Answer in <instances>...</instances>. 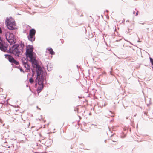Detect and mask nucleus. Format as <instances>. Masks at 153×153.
<instances>
[{
    "label": "nucleus",
    "instance_id": "obj_12",
    "mask_svg": "<svg viewBox=\"0 0 153 153\" xmlns=\"http://www.w3.org/2000/svg\"><path fill=\"white\" fill-rule=\"evenodd\" d=\"M19 46V49H21L22 51L23 52V48L24 47V43L21 42L19 45H18Z\"/></svg>",
    "mask_w": 153,
    "mask_h": 153
},
{
    "label": "nucleus",
    "instance_id": "obj_15",
    "mask_svg": "<svg viewBox=\"0 0 153 153\" xmlns=\"http://www.w3.org/2000/svg\"><path fill=\"white\" fill-rule=\"evenodd\" d=\"M14 63L15 65H16L17 66H18L19 65V63L17 61L15 60L14 61H13V63Z\"/></svg>",
    "mask_w": 153,
    "mask_h": 153
},
{
    "label": "nucleus",
    "instance_id": "obj_10",
    "mask_svg": "<svg viewBox=\"0 0 153 153\" xmlns=\"http://www.w3.org/2000/svg\"><path fill=\"white\" fill-rule=\"evenodd\" d=\"M28 57H27L26 58H25L24 57L22 58L21 59V62L23 64V65L26 63H27L28 62V59L27 58Z\"/></svg>",
    "mask_w": 153,
    "mask_h": 153
},
{
    "label": "nucleus",
    "instance_id": "obj_20",
    "mask_svg": "<svg viewBox=\"0 0 153 153\" xmlns=\"http://www.w3.org/2000/svg\"><path fill=\"white\" fill-rule=\"evenodd\" d=\"M32 72L33 73V75L34 74V71H33V69H32Z\"/></svg>",
    "mask_w": 153,
    "mask_h": 153
},
{
    "label": "nucleus",
    "instance_id": "obj_5",
    "mask_svg": "<svg viewBox=\"0 0 153 153\" xmlns=\"http://www.w3.org/2000/svg\"><path fill=\"white\" fill-rule=\"evenodd\" d=\"M6 25L8 28L11 30H13L15 28L16 25L15 22L14 21H11L7 18L6 20Z\"/></svg>",
    "mask_w": 153,
    "mask_h": 153
},
{
    "label": "nucleus",
    "instance_id": "obj_6",
    "mask_svg": "<svg viewBox=\"0 0 153 153\" xmlns=\"http://www.w3.org/2000/svg\"><path fill=\"white\" fill-rule=\"evenodd\" d=\"M8 46V45L7 43L3 41L1 39L0 40V50L3 52H6Z\"/></svg>",
    "mask_w": 153,
    "mask_h": 153
},
{
    "label": "nucleus",
    "instance_id": "obj_25",
    "mask_svg": "<svg viewBox=\"0 0 153 153\" xmlns=\"http://www.w3.org/2000/svg\"><path fill=\"white\" fill-rule=\"evenodd\" d=\"M111 117H114V116L113 115H111Z\"/></svg>",
    "mask_w": 153,
    "mask_h": 153
},
{
    "label": "nucleus",
    "instance_id": "obj_28",
    "mask_svg": "<svg viewBox=\"0 0 153 153\" xmlns=\"http://www.w3.org/2000/svg\"><path fill=\"white\" fill-rule=\"evenodd\" d=\"M109 112H110V113H111V111H109Z\"/></svg>",
    "mask_w": 153,
    "mask_h": 153
},
{
    "label": "nucleus",
    "instance_id": "obj_1",
    "mask_svg": "<svg viewBox=\"0 0 153 153\" xmlns=\"http://www.w3.org/2000/svg\"><path fill=\"white\" fill-rule=\"evenodd\" d=\"M28 57L29 58V61L31 62L33 67L36 68L37 76H39L45 74V73L42 70L41 67L38 64L36 60V55Z\"/></svg>",
    "mask_w": 153,
    "mask_h": 153
},
{
    "label": "nucleus",
    "instance_id": "obj_7",
    "mask_svg": "<svg viewBox=\"0 0 153 153\" xmlns=\"http://www.w3.org/2000/svg\"><path fill=\"white\" fill-rule=\"evenodd\" d=\"M33 48L32 46H31L26 49V55L27 57L36 55L33 52Z\"/></svg>",
    "mask_w": 153,
    "mask_h": 153
},
{
    "label": "nucleus",
    "instance_id": "obj_26",
    "mask_svg": "<svg viewBox=\"0 0 153 153\" xmlns=\"http://www.w3.org/2000/svg\"><path fill=\"white\" fill-rule=\"evenodd\" d=\"M126 119H127L128 118V117H126Z\"/></svg>",
    "mask_w": 153,
    "mask_h": 153
},
{
    "label": "nucleus",
    "instance_id": "obj_19",
    "mask_svg": "<svg viewBox=\"0 0 153 153\" xmlns=\"http://www.w3.org/2000/svg\"><path fill=\"white\" fill-rule=\"evenodd\" d=\"M2 31L1 29V28L0 27V34L1 33H2ZM1 37H0V40H1Z\"/></svg>",
    "mask_w": 153,
    "mask_h": 153
},
{
    "label": "nucleus",
    "instance_id": "obj_17",
    "mask_svg": "<svg viewBox=\"0 0 153 153\" xmlns=\"http://www.w3.org/2000/svg\"><path fill=\"white\" fill-rule=\"evenodd\" d=\"M150 60L152 65H153V59H152L151 58H150Z\"/></svg>",
    "mask_w": 153,
    "mask_h": 153
},
{
    "label": "nucleus",
    "instance_id": "obj_11",
    "mask_svg": "<svg viewBox=\"0 0 153 153\" xmlns=\"http://www.w3.org/2000/svg\"><path fill=\"white\" fill-rule=\"evenodd\" d=\"M35 33L36 31L34 29H32L30 31L29 35L35 36Z\"/></svg>",
    "mask_w": 153,
    "mask_h": 153
},
{
    "label": "nucleus",
    "instance_id": "obj_23",
    "mask_svg": "<svg viewBox=\"0 0 153 153\" xmlns=\"http://www.w3.org/2000/svg\"><path fill=\"white\" fill-rule=\"evenodd\" d=\"M20 70L21 71H22L23 72H24V71L22 69H20Z\"/></svg>",
    "mask_w": 153,
    "mask_h": 153
},
{
    "label": "nucleus",
    "instance_id": "obj_22",
    "mask_svg": "<svg viewBox=\"0 0 153 153\" xmlns=\"http://www.w3.org/2000/svg\"><path fill=\"white\" fill-rule=\"evenodd\" d=\"M135 13V11H134L133 12V14H134Z\"/></svg>",
    "mask_w": 153,
    "mask_h": 153
},
{
    "label": "nucleus",
    "instance_id": "obj_21",
    "mask_svg": "<svg viewBox=\"0 0 153 153\" xmlns=\"http://www.w3.org/2000/svg\"><path fill=\"white\" fill-rule=\"evenodd\" d=\"M138 11L136 12V16H137L138 15Z\"/></svg>",
    "mask_w": 153,
    "mask_h": 153
},
{
    "label": "nucleus",
    "instance_id": "obj_2",
    "mask_svg": "<svg viewBox=\"0 0 153 153\" xmlns=\"http://www.w3.org/2000/svg\"><path fill=\"white\" fill-rule=\"evenodd\" d=\"M45 74H43L39 76H37V77L35 80V81L36 83L35 84V86H37V83L39 85L37 88V91L39 93L40 92L43 88V81L45 79Z\"/></svg>",
    "mask_w": 153,
    "mask_h": 153
},
{
    "label": "nucleus",
    "instance_id": "obj_29",
    "mask_svg": "<svg viewBox=\"0 0 153 153\" xmlns=\"http://www.w3.org/2000/svg\"><path fill=\"white\" fill-rule=\"evenodd\" d=\"M79 98H80V97L79 96L78 97Z\"/></svg>",
    "mask_w": 153,
    "mask_h": 153
},
{
    "label": "nucleus",
    "instance_id": "obj_16",
    "mask_svg": "<svg viewBox=\"0 0 153 153\" xmlns=\"http://www.w3.org/2000/svg\"><path fill=\"white\" fill-rule=\"evenodd\" d=\"M29 82L31 83H33L34 82V80L32 78H31L29 79Z\"/></svg>",
    "mask_w": 153,
    "mask_h": 153
},
{
    "label": "nucleus",
    "instance_id": "obj_3",
    "mask_svg": "<svg viewBox=\"0 0 153 153\" xmlns=\"http://www.w3.org/2000/svg\"><path fill=\"white\" fill-rule=\"evenodd\" d=\"M19 48L18 44H15L11 48H10L9 49L7 50V52L9 51L10 53H13L15 56L19 57L20 53L22 52L21 49H19Z\"/></svg>",
    "mask_w": 153,
    "mask_h": 153
},
{
    "label": "nucleus",
    "instance_id": "obj_18",
    "mask_svg": "<svg viewBox=\"0 0 153 153\" xmlns=\"http://www.w3.org/2000/svg\"><path fill=\"white\" fill-rule=\"evenodd\" d=\"M47 69H48V71H50L51 70V68H48V65L47 66Z\"/></svg>",
    "mask_w": 153,
    "mask_h": 153
},
{
    "label": "nucleus",
    "instance_id": "obj_13",
    "mask_svg": "<svg viewBox=\"0 0 153 153\" xmlns=\"http://www.w3.org/2000/svg\"><path fill=\"white\" fill-rule=\"evenodd\" d=\"M47 50L49 52V53L51 55H54L55 53V52L53 51V49L50 48H47Z\"/></svg>",
    "mask_w": 153,
    "mask_h": 153
},
{
    "label": "nucleus",
    "instance_id": "obj_9",
    "mask_svg": "<svg viewBox=\"0 0 153 153\" xmlns=\"http://www.w3.org/2000/svg\"><path fill=\"white\" fill-rule=\"evenodd\" d=\"M27 38L28 39L32 42H33L35 40V37L34 36L31 35L29 34L27 36Z\"/></svg>",
    "mask_w": 153,
    "mask_h": 153
},
{
    "label": "nucleus",
    "instance_id": "obj_14",
    "mask_svg": "<svg viewBox=\"0 0 153 153\" xmlns=\"http://www.w3.org/2000/svg\"><path fill=\"white\" fill-rule=\"evenodd\" d=\"M24 67L26 68L27 70H30V67L27 63H26L23 65Z\"/></svg>",
    "mask_w": 153,
    "mask_h": 153
},
{
    "label": "nucleus",
    "instance_id": "obj_4",
    "mask_svg": "<svg viewBox=\"0 0 153 153\" xmlns=\"http://www.w3.org/2000/svg\"><path fill=\"white\" fill-rule=\"evenodd\" d=\"M5 36L6 40L10 45H13L16 42L15 37L13 33L7 32L5 34Z\"/></svg>",
    "mask_w": 153,
    "mask_h": 153
},
{
    "label": "nucleus",
    "instance_id": "obj_24",
    "mask_svg": "<svg viewBox=\"0 0 153 153\" xmlns=\"http://www.w3.org/2000/svg\"><path fill=\"white\" fill-rule=\"evenodd\" d=\"M132 24H133L134 25V22H132Z\"/></svg>",
    "mask_w": 153,
    "mask_h": 153
},
{
    "label": "nucleus",
    "instance_id": "obj_27",
    "mask_svg": "<svg viewBox=\"0 0 153 153\" xmlns=\"http://www.w3.org/2000/svg\"><path fill=\"white\" fill-rule=\"evenodd\" d=\"M126 41H127V42H128V41H127V40H126Z\"/></svg>",
    "mask_w": 153,
    "mask_h": 153
},
{
    "label": "nucleus",
    "instance_id": "obj_8",
    "mask_svg": "<svg viewBox=\"0 0 153 153\" xmlns=\"http://www.w3.org/2000/svg\"><path fill=\"white\" fill-rule=\"evenodd\" d=\"M5 57L8 59L9 61L11 63H13L15 59L10 55L6 54Z\"/></svg>",
    "mask_w": 153,
    "mask_h": 153
}]
</instances>
